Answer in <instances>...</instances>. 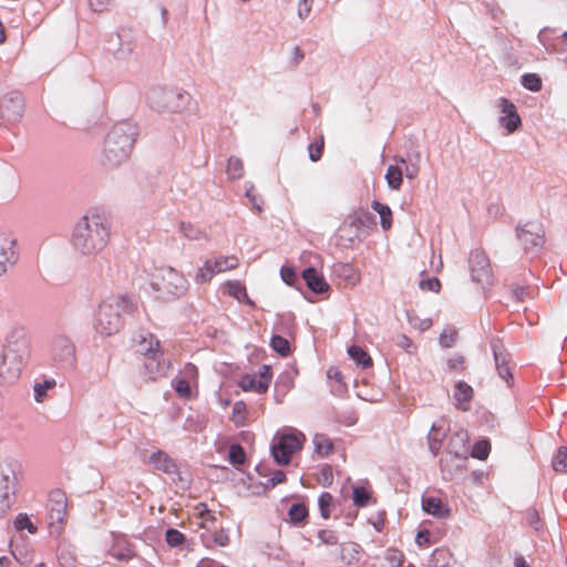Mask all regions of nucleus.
Here are the masks:
<instances>
[{"mask_svg": "<svg viewBox=\"0 0 567 567\" xmlns=\"http://www.w3.org/2000/svg\"><path fill=\"white\" fill-rule=\"evenodd\" d=\"M111 239V223L97 212H89L73 226L71 246L80 255L94 257L101 254Z\"/></svg>", "mask_w": 567, "mask_h": 567, "instance_id": "1", "label": "nucleus"}, {"mask_svg": "<svg viewBox=\"0 0 567 567\" xmlns=\"http://www.w3.org/2000/svg\"><path fill=\"white\" fill-rule=\"evenodd\" d=\"M136 308V300L128 295L104 298L94 317V330L103 337L116 334L123 328V315H131Z\"/></svg>", "mask_w": 567, "mask_h": 567, "instance_id": "2", "label": "nucleus"}, {"mask_svg": "<svg viewBox=\"0 0 567 567\" xmlns=\"http://www.w3.org/2000/svg\"><path fill=\"white\" fill-rule=\"evenodd\" d=\"M136 135L137 130L134 124L116 123L104 138L101 164L107 168H115L124 163L132 152Z\"/></svg>", "mask_w": 567, "mask_h": 567, "instance_id": "3", "label": "nucleus"}, {"mask_svg": "<svg viewBox=\"0 0 567 567\" xmlns=\"http://www.w3.org/2000/svg\"><path fill=\"white\" fill-rule=\"evenodd\" d=\"M28 354L29 344L25 330L22 327H12L4 340L0 377L8 378L9 380L17 379Z\"/></svg>", "mask_w": 567, "mask_h": 567, "instance_id": "4", "label": "nucleus"}, {"mask_svg": "<svg viewBox=\"0 0 567 567\" xmlns=\"http://www.w3.org/2000/svg\"><path fill=\"white\" fill-rule=\"evenodd\" d=\"M305 441V434L297 429L288 427L278 431L270 446L275 462L278 465L289 464L292 455L301 451Z\"/></svg>", "mask_w": 567, "mask_h": 567, "instance_id": "5", "label": "nucleus"}, {"mask_svg": "<svg viewBox=\"0 0 567 567\" xmlns=\"http://www.w3.org/2000/svg\"><path fill=\"white\" fill-rule=\"evenodd\" d=\"M152 288L163 300H175L184 296L188 289V282L183 274L174 268L161 270L159 276L152 282Z\"/></svg>", "mask_w": 567, "mask_h": 567, "instance_id": "6", "label": "nucleus"}, {"mask_svg": "<svg viewBox=\"0 0 567 567\" xmlns=\"http://www.w3.org/2000/svg\"><path fill=\"white\" fill-rule=\"evenodd\" d=\"M516 237L526 254L536 255L545 244V230L543 224L538 220H529L524 224H518L516 227Z\"/></svg>", "mask_w": 567, "mask_h": 567, "instance_id": "7", "label": "nucleus"}, {"mask_svg": "<svg viewBox=\"0 0 567 567\" xmlns=\"http://www.w3.org/2000/svg\"><path fill=\"white\" fill-rule=\"evenodd\" d=\"M19 464L13 461H6L0 464V493L2 509L11 506L10 494H14L19 481Z\"/></svg>", "mask_w": 567, "mask_h": 567, "instance_id": "8", "label": "nucleus"}, {"mask_svg": "<svg viewBox=\"0 0 567 567\" xmlns=\"http://www.w3.org/2000/svg\"><path fill=\"white\" fill-rule=\"evenodd\" d=\"M51 358L62 368H72L76 361L73 341L65 334H55L51 341Z\"/></svg>", "mask_w": 567, "mask_h": 567, "instance_id": "9", "label": "nucleus"}, {"mask_svg": "<svg viewBox=\"0 0 567 567\" xmlns=\"http://www.w3.org/2000/svg\"><path fill=\"white\" fill-rule=\"evenodd\" d=\"M156 101V107L169 113H178L183 111L189 103L190 95L184 91L177 90H155L153 92Z\"/></svg>", "mask_w": 567, "mask_h": 567, "instance_id": "10", "label": "nucleus"}, {"mask_svg": "<svg viewBox=\"0 0 567 567\" xmlns=\"http://www.w3.org/2000/svg\"><path fill=\"white\" fill-rule=\"evenodd\" d=\"M238 266V259L235 256L217 257L207 259L203 267H200L195 276L198 284H205L213 279L217 274L231 270Z\"/></svg>", "mask_w": 567, "mask_h": 567, "instance_id": "11", "label": "nucleus"}, {"mask_svg": "<svg viewBox=\"0 0 567 567\" xmlns=\"http://www.w3.org/2000/svg\"><path fill=\"white\" fill-rule=\"evenodd\" d=\"M489 346L498 377L504 380L508 386H512L514 384V377L509 367V353L504 348L499 338H492L489 340Z\"/></svg>", "mask_w": 567, "mask_h": 567, "instance_id": "12", "label": "nucleus"}, {"mask_svg": "<svg viewBox=\"0 0 567 567\" xmlns=\"http://www.w3.org/2000/svg\"><path fill=\"white\" fill-rule=\"evenodd\" d=\"M468 266L473 281L482 285L489 282L492 276L491 264L483 250L474 249L471 252Z\"/></svg>", "mask_w": 567, "mask_h": 567, "instance_id": "13", "label": "nucleus"}, {"mask_svg": "<svg viewBox=\"0 0 567 567\" xmlns=\"http://www.w3.org/2000/svg\"><path fill=\"white\" fill-rule=\"evenodd\" d=\"M68 499L66 495L61 489H53L49 494V518L50 525L61 526L64 523L66 515Z\"/></svg>", "mask_w": 567, "mask_h": 567, "instance_id": "14", "label": "nucleus"}, {"mask_svg": "<svg viewBox=\"0 0 567 567\" xmlns=\"http://www.w3.org/2000/svg\"><path fill=\"white\" fill-rule=\"evenodd\" d=\"M497 105L503 114L498 118L499 125L506 130L507 134L514 133L522 125L515 104L506 97H499Z\"/></svg>", "mask_w": 567, "mask_h": 567, "instance_id": "15", "label": "nucleus"}, {"mask_svg": "<svg viewBox=\"0 0 567 567\" xmlns=\"http://www.w3.org/2000/svg\"><path fill=\"white\" fill-rule=\"evenodd\" d=\"M554 32L555 30L549 27L543 28L537 35L539 43L550 54L567 52V31L560 35H554Z\"/></svg>", "mask_w": 567, "mask_h": 567, "instance_id": "16", "label": "nucleus"}, {"mask_svg": "<svg viewBox=\"0 0 567 567\" xmlns=\"http://www.w3.org/2000/svg\"><path fill=\"white\" fill-rule=\"evenodd\" d=\"M24 102L20 94L11 93L0 101V116L8 122H18L23 114Z\"/></svg>", "mask_w": 567, "mask_h": 567, "instance_id": "17", "label": "nucleus"}, {"mask_svg": "<svg viewBox=\"0 0 567 567\" xmlns=\"http://www.w3.org/2000/svg\"><path fill=\"white\" fill-rule=\"evenodd\" d=\"M18 260L16 240L7 233H0V275H4Z\"/></svg>", "mask_w": 567, "mask_h": 567, "instance_id": "18", "label": "nucleus"}, {"mask_svg": "<svg viewBox=\"0 0 567 567\" xmlns=\"http://www.w3.org/2000/svg\"><path fill=\"white\" fill-rule=\"evenodd\" d=\"M172 369V363L164 358L163 352L159 355L145 358L144 371L147 379L156 381L165 377Z\"/></svg>", "mask_w": 567, "mask_h": 567, "instance_id": "19", "label": "nucleus"}, {"mask_svg": "<svg viewBox=\"0 0 567 567\" xmlns=\"http://www.w3.org/2000/svg\"><path fill=\"white\" fill-rule=\"evenodd\" d=\"M150 464L153 465L155 470L162 471L168 475H172L173 480L182 481V476L178 472L176 462L169 457L163 451L154 452L148 460Z\"/></svg>", "mask_w": 567, "mask_h": 567, "instance_id": "20", "label": "nucleus"}, {"mask_svg": "<svg viewBox=\"0 0 567 567\" xmlns=\"http://www.w3.org/2000/svg\"><path fill=\"white\" fill-rule=\"evenodd\" d=\"M421 158V152L413 150L408 152L404 156L395 157V161L402 165L404 176L409 179H414L420 173Z\"/></svg>", "mask_w": 567, "mask_h": 567, "instance_id": "21", "label": "nucleus"}, {"mask_svg": "<svg viewBox=\"0 0 567 567\" xmlns=\"http://www.w3.org/2000/svg\"><path fill=\"white\" fill-rule=\"evenodd\" d=\"M272 381L271 367L262 364L257 374L250 375V392L265 393L267 392Z\"/></svg>", "mask_w": 567, "mask_h": 567, "instance_id": "22", "label": "nucleus"}, {"mask_svg": "<svg viewBox=\"0 0 567 567\" xmlns=\"http://www.w3.org/2000/svg\"><path fill=\"white\" fill-rule=\"evenodd\" d=\"M473 394H474L473 388L468 383H466L464 381H458L455 384V389H454V393H453V399L455 400L456 409L460 411H463V412L468 411L470 403L473 399Z\"/></svg>", "mask_w": 567, "mask_h": 567, "instance_id": "23", "label": "nucleus"}, {"mask_svg": "<svg viewBox=\"0 0 567 567\" xmlns=\"http://www.w3.org/2000/svg\"><path fill=\"white\" fill-rule=\"evenodd\" d=\"M302 278L306 281L307 287L316 293H323L329 289V285L323 276L312 267L306 268L302 271Z\"/></svg>", "mask_w": 567, "mask_h": 567, "instance_id": "24", "label": "nucleus"}, {"mask_svg": "<svg viewBox=\"0 0 567 567\" xmlns=\"http://www.w3.org/2000/svg\"><path fill=\"white\" fill-rule=\"evenodd\" d=\"M422 509L436 518H445L450 515L449 506L436 496L422 498Z\"/></svg>", "mask_w": 567, "mask_h": 567, "instance_id": "25", "label": "nucleus"}, {"mask_svg": "<svg viewBox=\"0 0 567 567\" xmlns=\"http://www.w3.org/2000/svg\"><path fill=\"white\" fill-rule=\"evenodd\" d=\"M137 348L138 352H141L145 358L159 355V353H162L159 340L156 336L148 332L140 336Z\"/></svg>", "mask_w": 567, "mask_h": 567, "instance_id": "26", "label": "nucleus"}, {"mask_svg": "<svg viewBox=\"0 0 567 567\" xmlns=\"http://www.w3.org/2000/svg\"><path fill=\"white\" fill-rule=\"evenodd\" d=\"M467 441V432L463 430L457 431L451 435L446 450L450 454H453L455 457H462L466 453Z\"/></svg>", "mask_w": 567, "mask_h": 567, "instance_id": "27", "label": "nucleus"}, {"mask_svg": "<svg viewBox=\"0 0 567 567\" xmlns=\"http://www.w3.org/2000/svg\"><path fill=\"white\" fill-rule=\"evenodd\" d=\"M348 221L351 227L357 230L370 229L375 226V217L368 210H358L348 216Z\"/></svg>", "mask_w": 567, "mask_h": 567, "instance_id": "28", "label": "nucleus"}, {"mask_svg": "<svg viewBox=\"0 0 567 567\" xmlns=\"http://www.w3.org/2000/svg\"><path fill=\"white\" fill-rule=\"evenodd\" d=\"M256 472L260 476L266 477V481L260 482V485L266 489L272 488L277 484L286 481V474L281 470H274V471L269 472L266 465L258 464L256 466Z\"/></svg>", "mask_w": 567, "mask_h": 567, "instance_id": "29", "label": "nucleus"}, {"mask_svg": "<svg viewBox=\"0 0 567 567\" xmlns=\"http://www.w3.org/2000/svg\"><path fill=\"white\" fill-rule=\"evenodd\" d=\"M202 540L206 547L226 546L228 544V535L223 528L214 527L200 534Z\"/></svg>", "mask_w": 567, "mask_h": 567, "instance_id": "30", "label": "nucleus"}, {"mask_svg": "<svg viewBox=\"0 0 567 567\" xmlns=\"http://www.w3.org/2000/svg\"><path fill=\"white\" fill-rule=\"evenodd\" d=\"M113 42H116L115 44L117 47L112 48V50L115 58L118 60L127 59L134 50L132 41L130 39L125 40L123 35L120 33H116L114 37L111 38L110 43L113 44Z\"/></svg>", "mask_w": 567, "mask_h": 567, "instance_id": "31", "label": "nucleus"}, {"mask_svg": "<svg viewBox=\"0 0 567 567\" xmlns=\"http://www.w3.org/2000/svg\"><path fill=\"white\" fill-rule=\"evenodd\" d=\"M333 272L343 278L347 282L355 285L360 280L357 269L348 262H338L333 266Z\"/></svg>", "mask_w": 567, "mask_h": 567, "instance_id": "32", "label": "nucleus"}, {"mask_svg": "<svg viewBox=\"0 0 567 567\" xmlns=\"http://www.w3.org/2000/svg\"><path fill=\"white\" fill-rule=\"evenodd\" d=\"M404 171L399 165H390L385 173L388 186L392 190H398L402 186Z\"/></svg>", "mask_w": 567, "mask_h": 567, "instance_id": "33", "label": "nucleus"}, {"mask_svg": "<svg viewBox=\"0 0 567 567\" xmlns=\"http://www.w3.org/2000/svg\"><path fill=\"white\" fill-rule=\"evenodd\" d=\"M179 230L182 235L189 239L195 241H207L208 236L207 234L200 229L199 227L190 224V223H182L179 226Z\"/></svg>", "mask_w": 567, "mask_h": 567, "instance_id": "34", "label": "nucleus"}, {"mask_svg": "<svg viewBox=\"0 0 567 567\" xmlns=\"http://www.w3.org/2000/svg\"><path fill=\"white\" fill-rule=\"evenodd\" d=\"M371 207L380 215V224L383 230H388L392 226V210L386 204L378 200L371 203Z\"/></svg>", "mask_w": 567, "mask_h": 567, "instance_id": "35", "label": "nucleus"}, {"mask_svg": "<svg viewBox=\"0 0 567 567\" xmlns=\"http://www.w3.org/2000/svg\"><path fill=\"white\" fill-rule=\"evenodd\" d=\"M440 426L435 423L432 424L431 431L427 435L429 450L433 456H436L442 447L445 433L440 434Z\"/></svg>", "mask_w": 567, "mask_h": 567, "instance_id": "36", "label": "nucleus"}, {"mask_svg": "<svg viewBox=\"0 0 567 567\" xmlns=\"http://www.w3.org/2000/svg\"><path fill=\"white\" fill-rule=\"evenodd\" d=\"M312 441L316 453L321 457L328 456L333 450V442L326 434L317 433Z\"/></svg>", "mask_w": 567, "mask_h": 567, "instance_id": "37", "label": "nucleus"}, {"mask_svg": "<svg viewBox=\"0 0 567 567\" xmlns=\"http://www.w3.org/2000/svg\"><path fill=\"white\" fill-rule=\"evenodd\" d=\"M349 357L363 369L372 365V359L370 355L359 346H351L348 348Z\"/></svg>", "mask_w": 567, "mask_h": 567, "instance_id": "38", "label": "nucleus"}, {"mask_svg": "<svg viewBox=\"0 0 567 567\" xmlns=\"http://www.w3.org/2000/svg\"><path fill=\"white\" fill-rule=\"evenodd\" d=\"M247 417L248 410L246 403L244 401L236 402L233 406L230 420L237 427H241L246 425Z\"/></svg>", "mask_w": 567, "mask_h": 567, "instance_id": "39", "label": "nucleus"}, {"mask_svg": "<svg viewBox=\"0 0 567 567\" xmlns=\"http://www.w3.org/2000/svg\"><path fill=\"white\" fill-rule=\"evenodd\" d=\"M226 173L229 179H237L244 176L245 167L240 158L230 156L227 162Z\"/></svg>", "mask_w": 567, "mask_h": 567, "instance_id": "40", "label": "nucleus"}, {"mask_svg": "<svg viewBox=\"0 0 567 567\" xmlns=\"http://www.w3.org/2000/svg\"><path fill=\"white\" fill-rule=\"evenodd\" d=\"M270 347L275 352H277L281 357H287L291 352L289 341L279 334H274L271 337Z\"/></svg>", "mask_w": 567, "mask_h": 567, "instance_id": "41", "label": "nucleus"}, {"mask_svg": "<svg viewBox=\"0 0 567 567\" xmlns=\"http://www.w3.org/2000/svg\"><path fill=\"white\" fill-rule=\"evenodd\" d=\"M172 384L179 398L189 399L192 396V386L194 385L192 382L177 375Z\"/></svg>", "mask_w": 567, "mask_h": 567, "instance_id": "42", "label": "nucleus"}, {"mask_svg": "<svg viewBox=\"0 0 567 567\" xmlns=\"http://www.w3.org/2000/svg\"><path fill=\"white\" fill-rule=\"evenodd\" d=\"M225 289L229 296H233L238 301H246L247 291L245 285L239 281H228L225 285Z\"/></svg>", "mask_w": 567, "mask_h": 567, "instance_id": "43", "label": "nucleus"}, {"mask_svg": "<svg viewBox=\"0 0 567 567\" xmlns=\"http://www.w3.org/2000/svg\"><path fill=\"white\" fill-rule=\"evenodd\" d=\"M288 515L291 523L301 524L306 520L308 516V509L303 504L296 503L290 507Z\"/></svg>", "mask_w": 567, "mask_h": 567, "instance_id": "44", "label": "nucleus"}, {"mask_svg": "<svg viewBox=\"0 0 567 567\" xmlns=\"http://www.w3.org/2000/svg\"><path fill=\"white\" fill-rule=\"evenodd\" d=\"M491 452V443L487 440H481L474 443L471 456L481 461L488 457Z\"/></svg>", "mask_w": 567, "mask_h": 567, "instance_id": "45", "label": "nucleus"}, {"mask_svg": "<svg viewBox=\"0 0 567 567\" xmlns=\"http://www.w3.org/2000/svg\"><path fill=\"white\" fill-rule=\"evenodd\" d=\"M352 494L353 503L358 507H365L372 498L370 492L363 486H355Z\"/></svg>", "mask_w": 567, "mask_h": 567, "instance_id": "46", "label": "nucleus"}, {"mask_svg": "<svg viewBox=\"0 0 567 567\" xmlns=\"http://www.w3.org/2000/svg\"><path fill=\"white\" fill-rule=\"evenodd\" d=\"M522 85L532 91V92H538L542 90V80L535 73H526L522 76L520 81Z\"/></svg>", "mask_w": 567, "mask_h": 567, "instance_id": "47", "label": "nucleus"}, {"mask_svg": "<svg viewBox=\"0 0 567 567\" xmlns=\"http://www.w3.org/2000/svg\"><path fill=\"white\" fill-rule=\"evenodd\" d=\"M553 468L556 472H567V447L561 446L558 449L556 455L553 458Z\"/></svg>", "mask_w": 567, "mask_h": 567, "instance_id": "48", "label": "nucleus"}, {"mask_svg": "<svg viewBox=\"0 0 567 567\" xmlns=\"http://www.w3.org/2000/svg\"><path fill=\"white\" fill-rule=\"evenodd\" d=\"M228 458L229 462L235 466L243 465L246 461L245 450L239 444L230 445Z\"/></svg>", "mask_w": 567, "mask_h": 567, "instance_id": "49", "label": "nucleus"}, {"mask_svg": "<svg viewBox=\"0 0 567 567\" xmlns=\"http://www.w3.org/2000/svg\"><path fill=\"white\" fill-rule=\"evenodd\" d=\"M457 338V331L455 328H446L439 337V342L443 348H452Z\"/></svg>", "mask_w": 567, "mask_h": 567, "instance_id": "50", "label": "nucleus"}, {"mask_svg": "<svg viewBox=\"0 0 567 567\" xmlns=\"http://www.w3.org/2000/svg\"><path fill=\"white\" fill-rule=\"evenodd\" d=\"M14 527L18 530L27 529L30 534L37 533V527L32 524L27 514H19L14 519Z\"/></svg>", "mask_w": 567, "mask_h": 567, "instance_id": "51", "label": "nucleus"}, {"mask_svg": "<svg viewBox=\"0 0 567 567\" xmlns=\"http://www.w3.org/2000/svg\"><path fill=\"white\" fill-rule=\"evenodd\" d=\"M55 385L54 380H45L43 383H35L33 386L34 390V400L37 402H42L47 396V391Z\"/></svg>", "mask_w": 567, "mask_h": 567, "instance_id": "52", "label": "nucleus"}, {"mask_svg": "<svg viewBox=\"0 0 567 567\" xmlns=\"http://www.w3.org/2000/svg\"><path fill=\"white\" fill-rule=\"evenodd\" d=\"M384 559L389 567H401L403 564V554L394 548H389L385 553Z\"/></svg>", "mask_w": 567, "mask_h": 567, "instance_id": "53", "label": "nucleus"}, {"mask_svg": "<svg viewBox=\"0 0 567 567\" xmlns=\"http://www.w3.org/2000/svg\"><path fill=\"white\" fill-rule=\"evenodd\" d=\"M315 0H297V16L300 20H306L312 10Z\"/></svg>", "mask_w": 567, "mask_h": 567, "instance_id": "54", "label": "nucleus"}, {"mask_svg": "<svg viewBox=\"0 0 567 567\" xmlns=\"http://www.w3.org/2000/svg\"><path fill=\"white\" fill-rule=\"evenodd\" d=\"M332 503H333V497L330 493H328V492L321 493V495L319 496V499H318V504H319V508H320V512H321V515L323 518L329 517V507L332 505Z\"/></svg>", "mask_w": 567, "mask_h": 567, "instance_id": "55", "label": "nucleus"}, {"mask_svg": "<svg viewBox=\"0 0 567 567\" xmlns=\"http://www.w3.org/2000/svg\"><path fill=\"white\" fill-rule=\"evenodd\" d=\"M178 377H181L182 379H185V380L192 382L194 385H196L197 380H198L197 368L192 363H187V364H185V367L183 368V370L181 371Z\"/></svg>", "mask_w": 567, "mask_h": 567, "instance_id": "56", "label": "nucleus"}, {"mask_svg": "<svg viewBox=\"0 0 567 567\" xmlns=\"http://www.w3.org/2000/svg\"><path fill=\"white\" fill-rule=\"evenodd\" d=\"M322 150H323V138L321 137L320 141H316L313 143H310L308 146L309 152V158L312 162H317L322 156Z\"/></svg>", "mask_w": 567, "mask_h": 567, "instance_id": "57", "label": "nucleus"}, {"mask_svg": "<svg viewBox=\"0 0 567 567\" xmlns=\"http://www.w3.org/2000/svg\"><path fill=\"white\" fill-rule=\"evenodd\" d=\"M317 536L324 545H336L339 542L338 535L334 530L321 529L318 532Z\"/></svg>", "mask_w": 567, "mask_h": 567, "instance_id": "58", "label": "nucleus"}, {"mask_svg": "<svg viewBox=\"0 0 567 567\" xmlns=\"http://www.w3.org/2000/svg\"><path fill=\"white\" fill-rule=\"evenodd\" d=\"M419 287L424 291L439 292L441 289V282L437 278L432 277L421 280Z\"/></svg>", "mask_w": 567, "mask_h": 567, "instance_id": "59", "label": "nucleus"}, {"mask_svg": "<svg viewBox=\"0 0 567 567\" xmlns=\"http://www.w3.org/2000/svg\"><path fill=\"white\" fill-rule=\"evenodd\" d=\"M199 526L204 529V532L216 527V517L206 509L205 512L200 513Z\"/></svg>", "mask_w": 567, "mask_h": 567, "instance_id": "60", "label": "nucleus"}, {"mask_svg": "<svg viewBox=\"0 0 567 567\" xmlns=\"http://www.w3.org/2000/svg\"><path fill=\"white\" fill-rule=\"evenodd\" d=\"M185 540L184 535L177 529L171 528L166 532V542L169 546L176 547Z\"/></svg>", "mask_w": 567, "mask_h": 567, "instance_id": "61", "label": "nucleus"}, {"mask_svg": "<svg viewBox=\"0 0 567 567\" xmlns=\"http://www.w3.org/2000/svg\"><path fill=\"white\" fill-rule=\"evenodd\" d=\"M280 276L284 282L289 286H293L298 279L296 270L290 266H282L280 269Z\"/></svg>", "mask_w": 567, "mask_h": 567, "instance_id": "62", "label": "nucleus"}, {"mask_svg": "<svg viewBox=\"0 0 567 567\" xmlns=\"http://www.w3.org/2000/svg\"><path fill=\"white\" fill-rule=\"evenodd\" d=\"M430 532L426 529L419 530L415 536V543L421 548H426L431 545Z\"/></svg>", "mask_w": 567, "mask_h": 567, "instance_id": "63", "label": "nucleus"}, {"mask_svg": "<svg viewBox=\"0 0 567 567\" xmlns=\"http://www.w3.org/2000/svg\"><path fill=\"white\" fill-rule=\"evenodd\" d=\"M395 344L409 353H411L414 348L412 340L405 334H399L395 339Z\"/></svg>", "mask_w": 567, "mask_h": 567, "instance_id": "64", "label": "nucleus"}]
</instances>
